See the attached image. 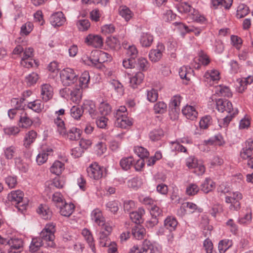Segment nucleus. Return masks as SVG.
Returning <instances> with one entry per match:
<instances>
[{
  "mask_svg": "<svg viewBox=\"0 0 253 253\" xmlns=\"http://www.w3.org/2000/svg\"><path fill=\"white\" fill-rule=\"evenodd\" d=\"M14 162L16 167L19 170L23 172H26L28 169V166L26 163H24L20 157H16L14 158Z\"/></svg>",
  "mask_w": 253,
  "mask_h": 253,
  "instance_id": "obj_50",
  "label": "nucleus"
},
{
  "mask_svg": "<svg viewBox=\"0 0 253 253\" xmlns=\"http://www.w3.org/2000/svg\"><path fill=\"white\" fill-rule=\"evenodd\" d=\"M82 234L90 247L93 253H95V247L94 243V239L91 232L87 228H84L82 230Z\"/></svg>",
  "mask_w": 253,
  "mask_h": 253,
  "instance_id": "obj_24",
  "label": "nucleus"
},
{
  "mask_svg": "<svg viewBox=\"0 0 253 253\" xmlns=\"http://www.w3.org/2000/svg\"><path fill=\"white\" fill-rule=\"evenodd\" d=\"M182 97L179 95H175L173 96L169 104V114L171 116L173 115L174 119L178 117V115L180 112V104Z\"/></svg>",
  "mask_w": 253,
  "mask_h": 253,
  "instance_id": "obj_8",
  "label": "nucleus"
},
{
  "mask_svg": "<svg viewBox=\"0 0 253 253\" xmlns=\"http://www.w3.org/2000/svg\"><path fill=\"white\" fill-rule=\"evenodd\" d=\"M64 169V164L63 163L59 161H56L50 167V171L52 173L59 175L61 174Z\"/></svg>",
  "mask_w": 253,
  "mask_h": 253,
  "instance_id": "obj_30",
  "label": "nucleus"
},
{
  "mask_svg": "<svg viewBox=\"0 0 253 253\" xmlns=\"http://www.w3.org/2000/svg\"><path fill=\"white\" fill-rule=\"evenodd\" d=\"M52 153L51 149H48L45 152L44 151L40 153L37 156L36 161L39 165H41L46 162L48 159V156Z\"/></svg>",
  "mask_w": 253,
  "mask_h": 253,
  "instance_id": "obj_34",
  "label": "nucleus"
},
{
  "mask_svg": "<svg viewBox=\"0 0 253 253\" xmlns=\"http://www.w3.org/2000/svg\"><path fill=\"white\" fill-rule=\"evenodd\" d=\"M126 53L130 58L135 59L138 55V50L135 45H128Z\"/></svg>",
  "mask_w": 253,
  "mask_h": 253,
  "instance_id": "obj_62",
  "label": "nucleus"
},
{
  "mask_svg": "<svg viewBox=\"0 0 253 253\" xmlns=\"http://www.w3.org/2000/svg\"><path fill=\"white\" fill-rule=\"evenodd\" d=\"M165 50V47L164 45L162 43L159 42L157 45L156 49L150 50L149 53L150 60L153 62H158L161 59L163 52Z\"/></svg>",
  "mask_w": 253,
  "mask_h": 253,
  "instance_id": "obj_11",
  "label": "nucleus"
},
{
  "mask_svg": "<svg viewBox=\"0 0 253 253\" xmlns=\"http://www.w3.org/2000/svg\"><path fill=\"white\" fill-rule=\"evenodd\" d=\"M134 151L140 158H147L149 154L146 149L141 146L135 147Z\"/></svg>",
  "mask_w": 253,
  "mask_h": 253,
  "instance_id": "obj_56",
  "label": "nucleus"
},
{
  "mask_svg": "<svg viewBox=\"0 0 253 253\" xmlns=\"http://www.w3.org/2000/svg\"><path fill=\"white\" fill-rule=\"evenodd\" d=\"M49 21L51 24L55 27L62 26L65 23L66 19L62 12H57L50 16Z\"/></svg>",
  "mask_w": 253,
  "mask_h": 253,
  "instance_id": "obj_14",
  "label": "nucleus"
},
{
  "mask_svg": "<svg viewBox=\"0 0 253 253\" xmlns=\"http://www.w3.org/2000/svg\"><path fill=\"white\" fill-rule=\"evenodd\" d=\"M170 143L171 144V148L172 151L184 153L186 152V148L180 144V142L178 140H176L175 141H171Z\"/></svg>",
  "mask_w": 253,
  "mask_h": 253,
  "instance_id": "obj_54",
  "label": "nucleus"
},
{
  "mask_svg": "<svg viewBox=\"0 0 253 253\" xmlns=\"http://www.w3.org/2000/svg\"><path fill=\"white\" fill-rule=\"evenodd\" d=\"M216 109L221 112H227L231 113L235 112L230 101L226 99H218L216 101Z\"/></svg>",
  "mask_w": 253,
  "mask_h": 253,
  "instance_id": "obj_12",
  "label": "nucleus"
},
{
  "mask_svg": "<svg viewBox=\"0 0 253 253\" xmlns=\"http://www.w3.org/2000/svg\"><path fill=\"white\" fill-rule=\"evenodd\" d=\"M33 28V23L30 22H28L21 26V33L22 35H27L32 31Z\"/></svg>",
  "mask_w": 253,
  "mask_h": 253,
  "instance_id": "obj_64",
  "label": "nucleus"
},
{
  "mask_svg": "<svg viewBox=\"0 0 253 253\" xmlns=\"http://www.w3.org/2000/svg\"><path fill=\"white\" fill-rule=\"evenodd\" d=\"M37 134V132L33 130L29 131L26 134L24 140V145L26 148L29 147L31 144L35 141Z\"/></svg>",
  "mask_w": 253,
  "mask_h": 253,
  "instance_id": "obj_29",
  "label": "nucleus"
},
{
  "mask_svg": "<svg viewBox=\"0 0 253 253\" xmlns=\"http://www.w3.org/2000/svg\"><path fill=\"white\" fill-rule=\"evenodd\" d=\"M83 114L82 108L78 106H73L70 109L71 116L76 120L80 119Z\"/></svg>",
  "mask_w": 253,
  "mask_h": 253,
  "instance_id": "obj_52",
  "label": "nucleus"
},
{
  "mask_svg": "<svg viewBox=\"0 0 253 253\" xmlns=\"http://www.w3.org/2000/svg\"><path fill=\"white\" fill-rule=\"evenodd\" d=\"M81 132L82 131L80 129L73 127L68 130H67L66 129L65 134L61 135L70 140H77L80 138Z\"/></svg>",
  "mask_w": 253,
  "mask_h": 253,
  "instance_id": "obj_17",
  "label": "nucleus"
},
{
  "mask_svg": "<svg viewBox=\"0 0 253 253\" xmlns=\"http://www.w3.org/2000/svg\"><path fill=\"white\" fill-rule=\"evenodd\" d=\"M133 164L134 160L132 157L123 158L120 162L121 167L125 170L130 169Z\"/></svg>",
  "mask_w": 253,
  "mask_h": 253,
  "instance_id": "obj_39",
  "label": "nucleus"
},
{
  "mask_svg": "<svg viewBox=\"0 0 253 253\" xmlns=\"http://www.w3.org/2000/svg\"><path fill=\"white\" fill-rule=\"evenodd\" d=\"M116 126L126 128L132 125V119L127 117V110L125 106H120L114 114Z\"/></svg>",
  "mask_w": 253,
  "mask_h": 253,
  "instance_id": "obj_3",
  "label": "nucleus"
},
{
  "mask_svg": "<svg viewBox=\"0 0 253 253\" xmlns=\"http://www.w3.org/2000/svg\"><path fill=\"white\" fill-rule=\"evenodd\" d=\"M27 107L35 112L40 113L43 109L44 105L42 103L41 100L37 99L29 102L27 104Z\"/></svg>",
  "mask_w": 253,
  "mask_h": 253,
  "instance_id": "obj_33",
  "label": "nucleus"
},
{
  "mask_svg": "<svg viewBox=\"0 0 253 253\" xmlns=\"http://www.w3.org/2000/svg\"><path fill=\"white\" fill-rule=\"evenodd\" d=\"M25 98L24 97L20 98H13L11 100V106L18 110L24 109L25 105L24 103Z\"/></svg>",
  "mask_w": 253,
  "mask_h": 253,
  "instance_id": "obj_40",
  "label": "nucleus"
},
{
  "mask_svg": "<svg viewBox=\"0 0 253 253\" xmlns=\"http://www.w3.org/2000/svg\"><path fill=\"white\" fill-rule=\"evenodd\" d=\"M193 72V70L190 67L184 66L180 68L179 75L181 79L189 81Z\"/></svg>",
  "mask_w": 253,
  "mask_h": 253,
  "instance_id": "obj_31",
  "label": "nucleus"
},
{
  "mask_svg": "<svg viewBox=\"0 0 253 253\" xmlns=\"http://www.w3.org/2000/svg\"><path fill=\"white\" fill-rule=\"evenodd\" d=\"M211 124V117L210 116L207 115L203 117L199 122L200 127L201 128L206 129Z\"/></svg>",
  "mask_w": 253,
  "mask_h": 253,
  "instance_id": "obj_59",
  "label": "nucleus"
},
{
  "mask_svg": "<svg viewBox=\"0 0 253 253\" xmlns=\"http://www.w3.org/2000/svg\"><path fill=\"white\" fill-rule=\"evenodd\" d=\"M216 91V93L221 96L230 97L232 95L230 89L227 86L219 85Z\"/></svg>",
  "mask_w": 253,
  "mask_h": 253,
  "instance_id": "obj_51",
  "label": "nucleus"
},
{
  "mask_svg": "<svg viewBox=\"0 0 253 253\" xmlns=\"http://www.w3.org/2000/svg\"><path fill=\"white\" fill-rule=\"evenodd\" d=\"M137 67L142 71H146L149 68V63L146 59L143 57L139 58L136 64Z\"/></svg>",
  "mask_w": 253,
  "mask_h": 253,
  "instance_id": "obj_55",
  "label": "nucleus"
},
{
  "mask_svg": "<svg viewBox=\"0 0 253 253\" xmlns=\"http://www.w3.org/2000/svg\"><path fill=\"white\" fill-rule=\"evenodd\" d=\"M139 212L136 211H132L129 213V217L132 221L136 224H138L140 222L142 215L144 213L143 209H139Z\"/></svg>",
  "mask_w": 253,
  "mask_h": 253,
  "instance_id": "obj_46",
  "label": "nucleus"
},
{
  "mask_svg": "<svg viewBox=\"0 0 253 253\" xmlns=\"http://www.w3.org/2000/svg\"><path fill=\"white\" fill-rule=\"evenodd\" d=\"M24 193L22 191L17 190L12 191L7 196L8 201L22 213L26 211L29 203V200L24 197Z\"/></svg>",
  "mask_w": 253,
  "mask_h": 253,
  "instance_id": "obj_2",
  "label": "nucleus"
},
{
  "mask_svg": "<svg viewBox=\"0 0 253 253\" xmlns=\"http://www.w3.org/2000/svg\"><path fill=\"white\" fill-rule=\"evenodd\" d=\"M154 110L156 114H163L167 111V105L163 101H159L154 106Z\"/></svg>",
  "mask_w": 253,
  "mask_h": 253,
  "instance_id": "obj_48",
  "label": "nucleus"
},
{
  "mask_svg": "<svg viewBox=\"0 0 253 253\" xmlns=\"http://www.w3.org/2000/svg\"><path fill=\"white\" fill-rule=\"evenodd\" d=\"M242 195L239 192H233L230 196L225 197V202L230 204L229 209L232 211H238L241 208L240 200L242 199Z\"/></svg>",
  "mask_w": 253,
  "mask_h": 253,
  "instance_id": "obj_6",
  "label": "nucleus"
},
{
  "mask_svg": "<svg viewBox=\"0 0 253 253\" xmlns=\"http://www.w3.org/2000/svg\"><path fill=\"white\" fill-rule=\"evenodd\" d=\"M54 123L57 126V130L60 134H65V124L64 121L60 117H58L54 120Z\"/></svg>",
  "mask_w": 253,
  "mask_h": 253,
  "instance_id": "obj_57",
  "label": "nucleus"
},
{
  "mask_svg": "<svg viewBox=\"0 0 253 253\" xmlns=\"http://www.w3.org/2000/svg\"><path fill=\"white\" fill-rule=\"evenodd\" d=\"M153 41V36L149 33H142L139 39L140 43L144 47H150Z\"/></svg>",
  "mask_w": 253,
  "mask_h": 253,
  "instance_id": "obj_22",
  "label": "nucleus"
},
{
  "mask_svg": "<svg viewBox=\"0 0 253 253\" xmlns=\"http://www.w3.org/2000/svg\"><path fill=\"white\" fill-rule=\"evenodd\" d=\"M91 219L99 226H102L108 224V223H105L102 213L99 209H95L91 212Z\"/></svg>",
  "mask_w": 253,
  "mask_h": 253,
  "instance_id": "obj_18",
  "label": "nucleus"
},
{
  "mask_svg": "<svg viewBox=\"0 0 253 253\" xmlns=\"http://www.w3.org/2000/svg\"><path fill=\"white\" fill-rule=\"evenodd\" d=\"M232 246V241L229 239H223L218 243V250L220 253H224Z\"/></svg>",
  "mask_w": 253,
  "mask_h": 253,
  "instance_id": "obj_38",
  "label": "nucleus"
},
{
  "mask_svg": "<svg viewBox=\"0 0 253 253\" xmlns=\"http://www.w3.org/2000/svg\"><path fill=\"white\" fill-rule=\"evenodd\" d=\"M180 12L184 13H188L189 15L190 16L192 13H194L195 8H193L188 2H182L178 7Z\"/></svg>",
  "mask_w": 253,
  "mask_h": 253,
  "instance_id": "obj_47",
  "label": "nucleus"
},
{
  "mask_svg": "<svg viewBox=\"0 0 253 253\" xmlns=\"http://www.w3.org/2000/svg\"><path fill=\"white\" fill-rule=\"evenodd\" d=\"M253 82V77L249 76L246 78H244L239 82L240 85L238 87V91L240 93H243L247 88V85L250 84Z\"/></svg>",
  "mask_w": 253,
  "mask_h": 253,
  "instance_id": "obj_42",
  "label": "nucleus"
},
{
  "mask_svg": "<svg viewBox=\"0 0 253 253\" xmlns=\"http://www.w3.org/2000/svg\"><path fill=\"white\" fill-rule=\"evenodd\" d=\"M55 225L53 223L47 224L40 233L39 238H33L30 246L32 252L37 251L42 246L53 248L55 244L53 242L55 238Z\"/></svg>",
  "mask_w": 253,
  "mask_h": 253,
  "instance_id": "obj_1",
  "label": "nucleus"
},
{
  "mask_svg": "<svg viewBox=\"0 0 253 253\" xmlns=\"http://www.w3.org/2000/svg\"><path fill=\"white\" fill-rule=\"evenodd\" d=\"M53 89L49 84H43L41 86V96L44 102H47L51 99L53 96Z\"/></svg>",
  "mask_w": 253,
  "mask_h": 253,
  "instance_id": "obj_15",
  "label": "nucleus"
},
{
  "mask_svg": "<svg viewBox=\"0 0 253 253\" xmlns=\"http://www.w3.org/2000/svg\"><path fill=\"white\" fill-rule=\"evenodd\" d=\"M215 187V183L210 178H206L201 185V190L205 193L211 191Z\"/></svg>",
  "mask_w": 253,
  "mask_h": 253,
  "instance_id": "obj_25",
  "label": "nucleus"
},
{
  "mask_svg": "<svg viewBox=\"0 0 253 253\" xmlns=\"http://www.w3.org/2000/svg\"><path fill=\"white\" fill-rule=\"evenodd\" d=\"M112 231V227L109 224L101 226L99 233V245L101 247H106L110 242L108 240V236Z\"/></svg>",
  "mask_w": 253,
  "mask_h": 253,
  "instance_id": "obj_7",
  "label": "nucleus"
},
{
  "mask_svg": "<svg viewBox=\"0 0 253 253\" xmlns=\"http://www.w3.org/2000/svg\"><path fill=\"white\" fill-rule=\"evenodd\" d=\"M110 105L106 102H102L100 104L99 111L102 116H106L109 114L111 111Z\"/></svg>",
  "mask_w": 253,
  "mask_h": 253,
  "instance_id": "obj_49",
  "label": "nucleus"
},
{
  "mask_svg": "<svg viewBox=\"0 0 253 253\" xmlns=\"http://www.w3.org/2000/svg\"><path fill=\"white\" fill-rule=\"evenodd\" d=\"M177 225L178 221L173 216H168L164 221V227L170 232L175 230Z\"/></svg>",
  "mask_w": 253,
  "mask_h": 253,
  "instance_id": "obj_21",
  "label": "nucleus"
},
{
  "mask_svg": "<svg viewBox=\"0 0 253 253\" xmlns=\"http://www.w3.org/2000/svg\"><path fill=\"white\" fill-rule=\"evenodd\" d=\"M84 42L88 45L95 48H100L103 46V39L101 36L90 34L84 39Z\"/></svg>",
  "mask_w": 253,
  "mask_h": 253,
  "instance_id": "obj_10",
  "label": "nucleus"
},
{
  "mask_svg": "<svg viewBox=\"0 0 253 253\" xmlns=\"http://www.w3.org/2000/svg\"><path fill=\"white\" fill-rule=\"evenodd\" d=\"M182 113L186 118L194 120L198 116V112L194 106L187 105L182 109Z\"/></svg>",
  "mask_w": 253,
  "mask_h": 253,
  "instance_id": "obj_20",
  "label": "nucleus"
},
{
  "mask_svg": "<svg viewBox=\"0 0 253 253\" xmlns=\"http://www.w3.org/2000/svg\"><path fill=\"white\" fill-rule=\"evenodd\" d=\"M238 112V110H236L234 112L228 113V114L223 119V123L221 124V123H220L219 126L221 127H227L233 118L234 117L235 115L237 114Z\"/></svg>",
  "mask_w": 253,
  "mask_h": 253,
  "instance_id": "obj_61",
  "label": "nucleus"
},
{
  "mask_svg": "<svg viewBox=\"0 0 253 253\" xmlns=\"http://www.w3.org/2000/svg\"><path fill=\"white\" fill-rule=\"evenodd\" d=\"M37 211L44 219H50L52 215L51 211L46 205H40Z\"/></svg>",
  "mask_w": 253,
  "mask_h": 253,
  "instance_id": "obj_36",
  "label": "nucleus"
},
{
  "mask_svg": "<svg viewBox=\"0 0 253 253\" xmlns=\"http://www.w3.org/2000/svg\"><path fill=\"white\" fill-rule=\"evenodd\" d=\"M199 191V188L197 185L194 183L190 184L186 188V193L189 196L195 195Z\"/></svg>",
  "mask_w": 253,
  "mask_h": 253,
  "instance_id": "obj_63",
  "label": "nucleus"
},
{
  "mask_svg": "<svg viewBox=\"0 0 253 253\" xmlns=\"http://www.w3.org/2000/svg\"><path fill=\"white\" fill-rule=\"evenodd\" d=\"M142 252L138 247L134 246L130 249L129 253H155L157 248L154 247L150 241L145 240L142 244Z\"/></svg>",
  "mask_w": 253,
  "mask_h": 253,
  "instance_id": "obj_9",
  "label": "nucleus"
},
{
  "mask_svg": "<svg viewBox=\"0 0 253 253\" xmlns=\"http://www.w3.org/2000/svg\"><path fill=\"white\" fill-rule=\"evenodd\" d=\"M3 154L5 159L7 160L14 159L17 154V148L13 145L4 148Z\"/></svg>",
  "mask_w": 253,
  "mask_h": 253,
  "instance_id": "obj_32",
  "label": "nucleus"
},
{
  "mask_svg": "<svg viewBox=\"0 0 253 253\" xmlns=\"http://www.w3.org/2000/svg\"><path fill=\"white\" fill-rule=\"evenodd\" d=\"M82 89L81 87L78 86L71 91L70 93L71 99L73 102L78 103L80 102L82 98Z\"/></svg>",
  "mask_w": 253,
  "mask_h": 253,
  "instance_id": "obj_35",
  "label": "nucleus"
},
{
  "mask_svg": "<svg viewBox=\"0 0 253 253\" xmlns=\"http://www.w3.org/2000/svg\"><path fill=\"white\" fill-rule=\"evenodd\" d=\"M98 53V58L95 59H91V57L89 58V60L91 63L93 65H96L97 63L105 62L106 61H110L112 59L110 54L104 51H100L97 52Z\"/></svg>",
  "mask_w": 253,
  "mask_h": 253,
  "instance_id": "obj_23",
  "label": "nucleus"
},
{
  "mask_svg": "<svg viewBox=\"0 0 253 253\" xmlns=\"http://www.w3.org/2000/svg\"><path fill=\"white\" fill-rule=\"evenodd\" d=\"M90 81V76L88 71H84L79 78V86L82 88H86Z\"/></svg>",
  "mask_w": 253,
  "mask_h": 253,
  "instance_id": "obj_37",
  "label": "nucleus"
},
{
  "mask_svg": "<svg viewBox=\"0 0 253 253\" xmlns=\"http://www.w3.org/2000/svg\"><path fill=\"white\" fill-rule=\"evenodd\" d=\"M144 75L142 72H138L134 76L130 78V84L133 88H136L143 81Z\"/></svg>",
  "mask_w": 253,
  "mask_h": 253,
  "instance_id": "obj_26",
  "label": "nucleus"
},
{
  "mask_svg": "<svg viewBox=\"0 0 253 253\" xmlns=\"http://www.w3.org/2000/svg\"><path fill=\"white\" fill-rule=\"evenodd\" d=\"M76 25L80 31L84 32L88 30L90 27V23L88 19H80L77 21Z\"/></svg>",
  "mask_w": 253,
  "mask_h": 253,
  "instance_id": "obj_43",
  "label": "nucleus"
},
{
  "mask_svg": "<svg viewBox=\"0 0 253 253\" xmlns=\"http://www.w3.org/2000/svg\"><path fill=\"white\" fill-rule=\"evenodd\" d=\"M204 77L206 80H207V82L209 80L210 82L211 81L213 82L219 81L220 78V73L216 69L209 70L205 73Z\"/></svg>",
  "mask_w": 253,
  "mask_h": 253,
  "instance_id": "obj_27",
  "label": "nucleus"
},
{
  "mask_svg": "<svg viewBox=\"0 0 253 253\" xmlns=\"http://www.w3.org/2000/svg\"><path fill=\"white\" fill-rule=\"evenodd\" d=\"M105 169L95 162L90 164L86 169L88 176L95 180H98L103 176Z\"/></svg>",
  "mask_w": 253,
  "mask_h": 253,
  "instance_id": "obj_5",
  "label": "nucleus"
},
{
  "mask_svg": "<svg viewBox=\"0 0 253 253\" xmlns=\"http://www.w3.org/2000/svg\"><path fill=\"white\" fill-rule=\"evenodd\" d=\"M110 84L120 95L123 94V86L118 81L113 80L110 82Z\"/></svg>",
  "mask_w": 253,
  "mask_h": 253,
  "instance_id": "obj_60",
  "label": "nucleus"
},
{
  "mask_svg": "<svg viewBox=\"0 0 253 253\" xmlns=\"http://www.w3.org/2000/svg\"><path fill=\"white\" fill-rule=\"evenodd\" d=\"M194 13H192L190 16L191 18L194 21L200 24H205L206 18L204 15L200 14L198 10H195Z\"/></svg>",
  "mask_w": 253,
  "mask_h": 253,
  "instance_id": "obj_53",
  "label": "nucleus"
},
{
  "mask_svg": "<svg viewBox=\"0 0 253 253\" xmlns=\"http://www.w3.org/2000/svg\"><path fill=\"white\" fill-rule=\"evenodd\" d=\"M249 7L245 4H240L237 8L236 16L238 18H241L249 13Z\"/></svg>",
  "mask_w": 253,
  "mask_h": 253,
  "instance_id": "obj_45",
  "label": "nucleus"
},
{
  "mask_svg": "<svg viewBox=\"0 0 253 253\" xmlns=\"http://www.w3.org/2000/svg\"><path fill=\"white\" fill-rule=\"evenodd\" d=\"M146 234L145 229L140 224H135L131 231V235L136 240H141Z\"/></svg>",
  "mask_w": 253,
  "mask_h": 253,
  "instance_id": "obj_19",
  "label": "nucleus"
},
{
  "mask_svg": "<svg viewBox=\"0 0 253 253\" xmlns=\"http://www.w3.org/2000/svg\"><path fill=\"white\" fill-rule=\"evenodd\" d=\"M61 81L64 86H70L74 84L78 80V76L73 69L67 68L60 73Z\"/></svg>",
  "mask_w": 253,
  "mask_h": 253,
  "instance_id": "obj_4",
  "label": "nucleus"
},
{
  "mask_svg": "<svg viewBox=\"0 0 253 253\" xmlns=\"http://www.w3.org/2000/svg\"><path fill=\"white\" fill-rule=\"evenodd\" d=\"M120 15L124 18L126 21H128L133 16V13L126 5H121L119 8Z\"/></svg>",
  "mask_w": 253,
  "mask_h": 253,
  "instance_id": "obj_28",
  "label": "nucleus"
},
{
  "mask_svg": "<svg viewBox=\"0 0 253 253\" xmlns=\"http://www.w3.org/2000/svg\"><path fill=\"white\" fill-rule=\"evenodd\" d=\"M39 79L38 75L34 72L30 74L26 77V82L28 86H31L35 84Z\"/></svg>",
  "mask_w": 253,
  "mask_h": 253,
  "instance_id": "obj_58",
  "label": "nucleus"
},
{
  "mask_svg": "<svg viewBox=\"0 0 253 253\" xmlns=\"http://www.w3.org/2000/svg\"><path fill=\"white\" fill-rule=\"evenodd\" d=\"M10 247V253H12L13 250L19 249L22 247L23 241L18 238H12L8 240V244Z\"/></svg>",
  "mask_w": 253,
  "mask_h": 253,
  "instance_id": "obj_41",
  "label": "nucleus"
},
{
  "mask_svg": "<svg viewBox=\"0 0 253 253\" xmlns=\"http://www.w3.org/2000/svg\"><path fill=\"white\" fill-rule=\"evenodd\" d=\"M164 134L163 130L161 128L156 129L152 130L149 133V138L153 141H158L163 137Z\"/></svg>",
  "mask_w": 253,
  "mask_h": 253,
  "instance_id": "obj_44",
  "label": "nucleus"
},
{
  "mask_svg": "<svg viewBox=\"0 0 253 253\" xmlns=\"http://www.w3.org/2000/svg\"><path fill=\"white\" fill-rule=\"evenodd\" d=\"M60 209V214L64 216L69 217L73 212L75 209V206L73 204L67 203L65 202L61 205H57Z\"/></svg>",
  "mask_w": 253,
  "mask_h": 253,
  "instance_id": "obj_16",
  "label": "nucleus"
},
{
  "mask_svg": "<svg viewBox=\"0 0 253 253\" xmlns=\"http://www.w3.org/2000/svg\"><path fill=\"white\" fill-rule=\"evenodd\" d=\"M83 113L88 114L92 118H95L97 114L96 106L94 102L85 100L82 105Z\"/></svg>",
  "mask_w": 253,
  "mask_h": 253,
  "instance_id": "obj_13",
  "label": "nucleus"
}]
</instances>
